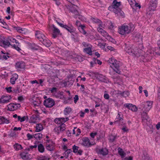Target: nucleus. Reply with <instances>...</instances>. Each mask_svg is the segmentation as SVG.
Listing matches in <instances>:
<instances>
[{
  "mask_svg": "<svg viewBox=\"0 0 160 160\" xmlns=\"http://www.w3.org/2000/svg\"><path fill=\"white\" fill-rule=\"evenodd\" d=\"M82 44L84 47L88 48L90 47H92L91 45L85 42H83Z\"/></svg>",
  "mask_w": 160,
  "mask_h": 160,
  "instance_id": "obj_50",
  "label": "nucleus"
},
{
  "mask_svg": "<svg viewBox=\"0 0 160 160\" xmlns=\"http://www.w3.org/2000/svg\"><path fill=\"white\" fill-rule=\"evenodd\" d=\"M121 160H133V158L131 156L125 157L122 158Z\"/></svg>",
  "mask_w": 160,
  "mask_h": 160,
  "instance_id": "obj_51",
  "label": "nucleus"
},
{
  "mask_svg": "<svg viewBox=\"0 0 160 160\" xmlns=\"http://www.w3.org/2000/svg\"><path fill=\"white\" fill-rule=\"evenodd\" d=\"M74 99V102L75 103H76L78 101V100L79 99V98H78V95H76L75 96V97H74V98H73Z\"/></svg>",
  "mask_w": 160,
  "mask_h": 160,
  "instance_id": "obj_56",
  "label": "nucleus"
},
{
  "mask_svg": "<svg viewBox=\"0 0 160 160\" xmlns=\"http://www.w3.org/2000/svg\"><path fill=\"white\" fill-rule=\"evenodd\" d=\"M129 94V92L127 91H125L123 92L122 93H121V95L125 97L128 96Z\"/></svg>",
  "mask_w": 160,
  "mask_h": 160,
  "instance_id": "obj_42",
  "label": "nucleus"
},
{
  "mask_svg": "<svg viewBox=\"0 0 160 160\" xmlns=\"http://www.w3.org/2000/svg\"><path fill=\"white\" fill-rule=\"evenodd\" d=\"M0 120L1 121V122H0V124L4 123L8 124L9 123V120L3 117H0Z\"/></svg>",
  "mask_w": 160,
  "mask_h": 160,
  "instance_id": "obj_30",
  "label": "nucleus"
},
{
  "mask_svg": "<svg viewBox=\"0 0 160 160\" xmlns=\"http://www.w3.org/2000/svg\"><path fill=\"white\" fill-rule=\"evenodd\" d=\"M13 47L15 49H16L18 51H19L20 50H21L20 48L17 45H16L14 44L13 45Z\"/></svg>",
  "mask_w": 160,
  "mask_h": 160,
  "instance_id": "obj_63",
  "label": "nucleus"
},
{
  "mask_svg": "<svg viewBox=\"0 0 160 160\" xmlns=\"http://www.w3.org/2000/svg\"><path fill=\"white\" fill-rule=\"evenodd\" d=\"M79 147L75 145H74L72 147L73 151L74 153L77 152Z\"/></svg>",
  "mask_w": 160,
  "mask_h": 160,
  "instance_id": "obj_47",
  "label": "nucleus"
},
{
  "mask_svg": "<svg viewBox=\"0 0 160 160\" xmlns=\"http://www.w3.org/2000/svg\"><path fill=\"white\" fill-rule=\"evenodd\" d=\"M75 6V4H77L78 3V0H67Z\"/></svg>",
  "mask_w": 160,
  "mask_h": 160,
  "instance_id": "obj_45",
  "label": "nucleus"
},
{
  "mask_svg": "<svg viewBox=\"0 0 160 160\" xmlns=\"http://www.w3.org/2000/svg\"><path fill=\"white\" fill-rule=\"evenodd\" d=\"M124 106L132 111L136 112L138 110L137 108L135 105L129 103L124 104Z\"/></svg>",
  "mask_w": 160,
  "mask_h": 160,
  "instance_id": "obj_18",
  "label": "nucleus"
},
{
  "mask_svg": "<svg viewBox=\"0 0 160 160\" xmlns=\"http://www.w3.org/2000/svg\"><path fill=\"white\" fill-rule=\"evenodd\" d=\"M101 34L109 41H111L113 43H115L116 41L112 38L104 30V31L101 33Z\"/></svg>",
  "mask_w": 160,
  "mask_h": 160,
  "instance_id": "obj_14",
  "label": "nucleus"
},
{
  "mask_svg": "<svg viewBox=\"0 0 160 160\" xmlns=\"http://www.w3.org/2000/svg\"><path fill=\"white\" fill-rule=\"evenodd\" d=\"M41 42H42L45 46L47 47H50L51 44L50 41L46 37Z\"/></svg>",
  "mask_w": 160,
  "mask_h": 160,
  "instance_id": "obj_25",
  "label": "nucleus"
},
{
  "mask_svg": "<svg viewBox=\"0 0 160 160\" xmlns=\"http://www.w3.org/2000/svg\"><path fill=\"white\" fill-rule=\"evenodd\" d=\"M123 119L121 118V127H127V126L126 125V123H125L123 121L121 122Z\"/></svg>",
  "mask_w": 160,
  "mask_h": 160,
  "instance_id": "obj_49",
  "label": "nucleus"
},
{
  "mask_svg": "<svg viewBox=\"0 0 160 160\" xmlns=\"http://www.w3.org/2000/svg\"><path fill=\"white\" fill-rule=\"evenodd\" d=\"M25 66V63L23 62H17L16 64L17 68L19 70L24 68Z\"/></svg>",
  "mask_w": 160,
  "mask_h": 160,
  "instance_id": "obj_23",
  "label": "nucleus"
},
{
  "mask_svg": "<svg viewBox=\"0 0 160 160\" xmlns=\"http://www.w3.org/2000/svg\"><path fill=\"white\" fill-rule=\"evenodd\" d=\"M97 152L98 153L103 155H106L108 153V150L106 148H102L97 150Z\"/></svg>",
  "mask_w": 160,
  "mask_h": 160,
  "instance_id": "obj_22",
  "label": "nucleus"
},
{
  "mask_svg": "<svg viewBox=\"0 0 160 160\" xmlns=\"http://www.w3.org/2000/svg\"><path fill=\"white\" fill-rule=\"evenodd\" d=\"M134 40L136 42H141L142 41V36L139 32H136L133 35Z\"/></svg>",
  "mask_w": 160,
  "mask_h": 160,
  "instance_id": "obj_13",
  "label": "nucleus"
},
{
  "mask_svg": "<svg viewBox=\"0 0 160 160\" xmlns=\"http://www.w3.org/2000/svg\"><path fill=\"white\" fill-rule=\"evenodd\" d=\"M12 91L15 93H18L19 92V89L18 88H13Z\"/></svg>",
  "mask_w": 160,
  "mask_h": 160,
  "instance_id": "obj_59",
  "label": "nucleus"
},
{
  "mask_svg": "<svg viewBox=\"0 0 160 160\" xmlns=\"http://www.w3.org/2000/svg\"><path fill=\"white\" fill-rule=\"evenodd\" d=\"M28 154L27 152H23L21 154L22 158L23 159H25L27 158V155Z\"/></svg>",
  "mask_w": 160,
  "mask_h": 160,
  "instance_id": "obj_52",
  "label": "nucleus"
},
{
  "mask_svg": "<svg viewBox=\"0 0 160 160\" xmlns=\"http://www.w3.org/2000/svg\"><path fill=\"white\" fill-rule=\"evenodd\" d=\"M73 5L72 7H71L69 8L70 11L72 13L74 14V17L75 18H77L78 15V12L77 10L75 8V6Z\"/></svg>",
  "mask_w": 160,
  "mask_h": 160,
  "instance_id": "obj_20",
  "label": "nucleus"
},
{
  "mask_svg": "<svg viewBox=\"0 0 160 160\" xmlns=\"http://www.w3.org/2000/svg\"><path fill=\"white\" fill-rule=\"evenodd\" d=\"M49 158L46 156L39 157L38 158V160H49Z\"/></svg>",
  "mask_w": 160,
  "mask_h": 160,
  "instance_id": "obj_48",
  "label": "nucleus"
},
{
  "mask_svg": "<svg viewBox=\"0 0 160 160\" xmlns=\"http://www.w3.org/2000/svg\"><path fill=\"white\" fill-rule=\"evenodd\" d=\"M54 143L51 140H47L46 141V147L47 149L49 151H52L53 149Z\"/></svg>",
  "mask_w": 160,
  "mask_h": 160,
  "instance_id": "obj_10",
  "label": "nucleus"
},
{
  "mask_svg": "<svg viewBox=\"0 0 160 160\" xmlns=\"http://www.w3.org/2000/svg\"><path fill=\"white\" fill-rule=\"evenodd\" d=\"M129 2L130 5L132 7L134 5V4L135 2V0H127Z\"/></svg>",
  "mask_w": 160,
  "mask_h": 160,
  "instance_id": "obj_55",
  "label": "nucleus"
},
{
  "mask_svg": "<svg viewBox=\"0 0 160 160\" xmlns=\"http://www.w3.org/2000/svg\"><path fill=\"white\" fill-rule=\"evenodd\" d=\"M91 20L93 22L98 24V27H102V22L100 19L96 18H92Z\"/></svg>",
  "mask_w": 160,
  "mask_h": 160,
  "instance_id": "obj_21",
  "label": "nucleus"
},
{
  "mask_svg": "<svg viewBox=\"0 0 160 160\" xmlns=\"http://www.w3.org/2000/svg\"><path fill=\"white\" fill-rule=\"evenodd\" d=\"M6 89L8 92H10L12 91V87H9L8 88H6Z\"/></svg>",
  "mask_w": 160,
  "mask_h": 160,
  "instance_id": "obj_64",
  "label": "nucleus"
},
{
  "mask_svg": "<svg viewBox=\"0 0 160 160\" xmlns=\"http://www.w3.org/2000/svg\"><path fill=\"white\" fill-rule=\"evenodd\" d=\"M65 27L64 28L66 29L70 32L72 33L75 32L74 28L72 25H70L68 26L66 25H65Z\"/></svg>",
  "mask_w": 160,
  "mask_h": 160,
  "instance_id": "obj_26",
  "label": "nucleus"
},
{
  "mask_svg": "<svg viewBox=\"0 0 160 160\" xmlns=\"http://www.w3.org/2000/svg\"><path fill=\"white\" fill-rule=\"evenodd\" d=\"M125 51L130 55L138 57L140 55L139 51H140L137 48L135 47H132V48L127 47L125 48Z\"/></svg>",
  "mask_w": 160,
  "mask_h": 160,
  "instance_id": "obj_3",
  "label": "nucleus"
},
{
  "mask_svg": "<svg viewBox=\"0 0 160 160\" xmlns=\"http://www.w3.org/2000/svg\"><path fill=\"white\" fill-rule=\"evenodd\" d=\"M91 48L92 47H90L84 48L83 49V52L90 55H91L92 54Z\"/></svg>",
  "mask_w": 160,
  "mask_h": 160,
  "instance_id": "obj_31",
  "label": "nucleus"
},
{
  "mask_svg": "<svg viewBox=\"0 0 160 160\" xmlns=\"http://www.w3.org/2000/svg\"><path fill=\"white\" fill-rule=\"evenodd\" d=\"M29 48L32 50H37L38 49L39 47L35 44L32 43L29 45Z\"/></svg>",
  "mask_w": 160,
  "mask_h": 160,
  "instance_id": "obj_35",
  "label": "nucleus"
},
{
  "mask_svg": "<svg viewBox=\"0 0 160 160\" xmlns=\"http://www.w3.org/2000/svg\"><path fill=\"white\" fill-rule=\"evenodd\" d=\"M38 115H32L30 118L29 122L31 123H36L37 120L38 119Z\"/></svg>",
  "mask_w": 160,
  "mask_h": 160,
  "instance_id": "obj_24",
  "label": "nucleus"
},
{
  "mask_svg": "<svg viewBox=\"0 0 160 160\" xmlns=\"http://www.w3.org/2000/svg\"><path fill=\"white\" fill-rule=\"evenodd\" d=\"M72 152V150L71 149H67L65 152V156H64L66 158H67L69 154Z\"/></svg>",
  "mask_w": 160,
  "mask_h": 160,
  "instance_id": "obj_44",
  "label": "nucleus"
},
{
  "mask_svg": "<svg viewBox=\"0 0 160 160\" xmlns=\"http://www.w3.org/2000/svg\"><path fill=\"white\" fill-rule=\"evenodd\" d=\"M17 31L20 33L25 34L27 32V29L24 28H22L20 27H14Z\"/></svg>",
  "mask_w": 160,
  "mask_h": 160,
  "instance_id": "obj_27",
  "label": "nucleus"
},
{
  "mask_svg": "<svg viewBox=\"0 0 160 160\" xmlns=\"http://www.w3.org/2000/svg\"><path fill=\"white\" fill-rule=\"evenodd\" d=\"M82 144L84 146L90 147L92 145L90 143L89 139L87 137L83 138L82 139Z\"/></svg>",
  "mask_w": 160,
  "mask_h": 160,
  "instance_id": "obj_16",
  "label": "nucleus"
},
{
  "mask_svg": "<svg viewBox=\"0 0 160 160\" xmlns=\"http://www.w3.org/2000/svg\"><path fill=\"white\" fill-rule=\"evenodd\" d=\"M93 60L95 61V62H96V63H98L99 65H101L102 63V62L100 60L98 59H97L96 58H94L93 59Z\"/></svg>",
  "mask_w": 160,
  "mask_h": 160,
  "instance_id": "obj_58",
  "label": "nucleus"
},
{
  "mask_svg": "<svg viewBox=\"0 0 160 160\" xmlns=\"http://www.w3.org/2000/svg\"><path fill=\"white\" fill-rule=\"evenodd\" d=\"M35 35L40 42H42L46 37L44 35L42 34L40 31H38L36 32Z\"/></svg>",
  "mask_w": 160,
  "mask_h": 160,
  "instance_id": "obj_17",
  "label": "nucleus"
},
{
  "mask_svg": "<svg viewBox=\"0 0 160 160\" xmlns=\"http://www.w3.org/2000/svg\"><path fill=\"white\" fill-rule=\"evenodd\" d=\"M93 74L96 78L99 81L105 83H107L108 82V80L106 77L102 74L96 72H94Z\"/></svg>",
  "mask_w": 160,
  "mask_h": 160,
  "instance_id": "obj_7",
  "label": "nucleus"
},
{
  "mask_svg": "<svg viewBox=\"0 0 160 160\" xmlns=\"http://www.w3.org/2000/svg\"><path fill=\"white\" fill-rule=\"evenodd\" d=\"M85 28V26L81 25L80 26V28H79V30L82 33V34L84 35H85L86 36H87L88 35V34L87 33V32L85 31L84 29V28Z\"/></svg>",
  "mask_w": 160,
  "mask_h": 160,
  "instance_id": "obj_32",
  "label": "nucleus"
},
{
  "mask_svg": "<svg viewBox=\"0 0 160 160\" xmlns=\"http://www.w3.org/2000/svg\"><path fill=\"white\" fill-rule=\"evenodd\" d=\"M68 120L69 118L68 117L66 118H56L54 120V122L58 124H62Z\"/></svg>",
  "mask_w": 160,
  "mask_h": 160,
  "instance_id": "obj_12",
  "label": "nucleus"
},
{
  "mask_svg": "<svg viewBox=\"0 0 160 160\" xmlns=\"http://www.w3.org/2000/svg\"><path fill=\"white\" fill-rule=\"evenodd\" d=\"M152 102L147 101L146 102L142 103L141 105L142 110L145 112H148L152 108Z\"/></svg>",
  "mask_w": 160,
  "mask_h": 160,
  "instance_id": "obj_5",
  "label": "nucleus"
},
{
  "mask_svg": "<svg viewBox=\"0 0 160 160\" xmlns=\"http://www.w3.org/2000/svg\"><path fill=\"white\" fill-rule=\"evenodd\" d=\"M18 77V75L17 74H14L13 77L10 79L11 83L12 84H14L15 81L17 79Z\"/></svg>",
  "mask_w": 160,
  "mask_h": 160,
  "instance_id": "obj_29",
  "label": "nucleus"
},
{
  "mask_svg": "<svg viewBox=\"0 0 160 160\" xmlns=\"http://www.w3.org/2000/svg\"><path fill=\"white\" fill-rule=\"evenodd\" d=\"M14 148L16 150H19L22 149L23 148L22 146L20 144L16 143L14 145Z\"/></svg>",
  "mask_w": 160,
  "mask_h": 160,
  "instance_id": "obj_36",
  "label": "nucleus"
},
{
  "mask_svg": "<svg viewBox=\"0 0 160 160\" xmlns=\"http://www.w3.org/2000/svg\"><path fill=\"white\" fill-rule=\"evenodd\" d=\"M108 62L116 72L118 74L120 73L119 64L116 59L111 58L108 61Z\"/></svg>",
  "mask_w": 160,
  "mask_h": 160,
  "instance_id": "obj_2",
  "label": "nucleus"
},
{
  "mask_svg": "<svg viewBox=\"0 0 160 160\" xmlns=\"http://www.w3.org/2000/svg\"><path fill=\"white\" fill-rule=\"evenodd\" d=\"M33 137L38 140H40L42 137V135L41 133H38L35 134L33 135Z\"/></svg>",
  "mask_w": 160,
  "mask_h": 160,
  "instance_id": "obj_38",
  "label": "nucleus"
},
{
  "mask_svg": "<svg viewBox=\"0 0 160 160\" xmlns=\"http://www.w3.org/2000/svg\"><path fill=\"white\" fill-rule=\"evenodd\" d=\"M8 40L10 42H16V44L18 43L17 42V41L15 39H14L12 37H9L8 38Z\"/></svg>",
  "mask_w": 160,
  "mask_h": 160,
  "instance_id": "obj_43",
  "label": "nucleus"
},
{
  "mask_svg": "<svg viewBox=\"0 0 160 160\" xmlns=\"http://www.w3.org/2000/svg\"><path fill=\"white\" fill-rule=\"evenodd\" d=\"M120 2L117 0H114L111 5L108 8V10L115 14H118L120 12Z\"/></svg>",
  "mask_w": 160,
  "mask_h": 160,
  "instance_id": "obj_1",
  "label": "nucleus"
},
{
  "mask_svg": "<svg viewBox=\"0 0 160 160\" xmlns=\"http://www.w3.org/2000/svg\"><path fill=\"white\" fill-rule=\"evenodd\" d=\"M2 43L3 44L2 46L5 48L9 46L10 45H12L10 44V42L8 40H3Z\"/></svg>",
  "mask_w": 160,
  "mask_h": 160,
  "instance_id": "obj_33",
  "label": "nucleus"
},
{
  "mask_svg": "<svg viewBox=\"0 0 160 160\" xmlns=\"http://www.w3.org/2000/svg\"><path fill=\"white\" fill-rule=\"evenodd\" d=\"M157 0H151L149 2V8L151 10L154 11L157 7Z\"/></svg>",
  "mask_w": 160,
  "mask_h": 160,
  "instance_id": "obj_15",
  "label": "nucleus"
},
{
  "mask_svg": "<svg viewBox=\"0 0 160 160\" xmlns=\"http://www.w3.org/2000/svg\"><path fill=\"white\" fill-rule=\"evenodd\" d=\"M108 24L109 25L108 26V29L111 31H113L114 30V27L113 23L111 22H109Z\"/></svg>",
  "mask_w": 160,
  "mask_h": 160,
  "instance_id": "obj_39",
  "label": "nucleus"
},
{
  "mask_svg": "<svg viewBox=\"0 0 160 160\" xmlns=\"http://www.w3.org/2000/svg\"><path fill=\"white\" fill-rule=\"evenodd\" d=\"M54 104V101L53 99L50 98L45 100L44 102V105L47 107H52Z\"/></svg>",
  "mask_w": 160,
  "mask_h": 160,
  "instance_id": "obj_9",
  "label": "nucleus"
},
{
  "mask_svg": "<svg viewBox=\"0 0 160 160\" xmlns=\"http://www.w3.org/2000/svg\"><path fill=\"white\" fill-rule=\"evenodd\" d=\"M129 153L126 150H124L122 148H121V158H122L126 157L127 154Z\"/></svg>",
  "mask_w": 160,
  "mask_h": 160,
  "instance_id": "obj_28",
  "label": "nucleus"
},
{
  "mask_svg": "<svg viewBox=\"0 0 160 160\" xmlns=\"http://www.w3.org/2000/svg\"><path fill=\"white\" fill-rule=\"evenodd\" d=\"M52 36L53 38H55L60 34V31L54 25H52Z\"/></svg>",
  "mask_w": 160,
  "mask_h": 160,
  "instance_id": "obj_11",
  "label": "nucleus"
},
{
  "mask_svg": "<svg viewBox=\"0 0 160 160\" xmlns=\"http://www.w3.org/2000/svg\"><path fill=\"white\" fill-rule=\"evenodd\" d=\"M72 109L69 107L66 108L64 110V113L65 114L67 115L69 114L72 111Z\"/></svg>",
  "mask_w": 160,
  "mask_h": 160,
  "instance_id": "obj_40",
  "label": "nucleus"
},
{
  "mask_svg": "<svg viewBox=\"0 0 160 160\" xmlns=\"http://www.w3.org/2000/svg\"><path fill=\"white\" fill-rule=\"evenodd\" d=\"M7 107H8V110L10 111H14L18 108L16 104H14L13 103L9 104Z\"/></svg>",
  "mask_w": 160,
  "mask_h": 160,
  "instance_id": "obj_19",
  "label": "nucleus"
},
{
  "mask_svg": "<svg viewBox=\"0 0 160 160\" xmlns=\"http://www.w3.org/2000/svg\"><path fill=\"white\" fill-rule=\"evenodd\" d=\"M43 129V128L41 124H37V126L36 127V132H40Z\"/></svg>",
  "mask_w": 160,
  "mask_h": 160,
  "instance_id": "obj_34",
  "label": "nucleus"
},
{
  "mask_svg": "<svg viewBox=\"0 0 160 160\" xmlns=\"http://www.w3.org/2000/svg\"><path fill=\"white\" fill-rule=\"evenodd\" d=\"M54 130L55 132L58 133H59L60 132H61L59 127L55 128L54 129Z\"/></svg>",
  "mask_w": 160,
  "mask_h": 160,
  "instance_id": "obj_60",
  "label": "nucleus"
},
{
  "mask_svg": "<svg viewBox=\"0 0 160 160\" xmlns=\"http://www.w3.org/2000/svg\"><path fill=\"white\" fill-rule=\"evenodd\" d=\"M33 103L34 105L35 106H39L40 104V101H38V102H37L35 101H33Z\"/></svg>",
  "mask_w": 160,
  "mask_h": 160,
  "instance_id": "obj_61",
  "label": "nucleus"
},
{
  "mask_svg": "<svg viewBox=\"0 0 160 160\" xmlns=\"http://www.w3.org/2000/svg\"><path fill=\"white\" fill-rule=\"evenodd\" d=\"M12 99L11 96L3 95L0 98V103L4 104L9 102Z\"/></svg>",
  "mask_w": 160,
  "mask_h": 160,
  "instance_id": "obj_8",
  "label": "nucleus"
},
{
  "mask_svg": "<svg viewBox=\"0 0 160 160\" xmlns=\"http://www.w3.org/2000/svg\"><path fill=\"white\" fill-rule=\"evenodd\" d=\"M142 119L143 124L148 125L150 124L151 120L150 118L148 116L146 112L143 111L142 114Z\"/></svg>",
  "mask_w": 160,
  "mask_h": 160,
  "instance_id": "obj_6",
  "label": "nucleus"
},
{
  "mask_svg": "<svg viewBox=\"0 0 160 160\" xmlns=\"http://www.w3.org/2000/svg\"><path fill=\"white\" fill-rule=\"evenodd\" d=\"M77 18L81 21H83L84 20V18L83 16L80 15L79 13L78 14V15Z\"/></svg>",
  "mask_w": 160,
  "mask_h": 160,
  "instance_id": "obj_57",
  "label": "nucleus"
},
{
  "mask_svg": "<svg viewBox=\"0 0 160 160\" xmlns=\"http://www.w3.org/2000/svg\"><path fill=\"white\" fill-rule=\"evenodd\" d=\"M121 129L122 131L123 132H128V129L127 127H121Z\"/></svg>",
  "mask_w": 160,
  "mask_h": 160,
  "instance_id": "obj_54",
  "label": "nucleus"
},
{
  "mask_svg": "<svg viewBox=\"0 0 160 160\" xmlns=\"http://www.w3.org/2000/svg\"><path fill=\"white\" fill-rule=\"evenodd\" d=\"M26 118V117L25 116H23V117L21 118L20 116H18V120L20 121L21 122H22L25 120Z\"/></svg>",
  "mask_w": 160,
  "mask_h": 160,
  "instance_id": "obj_46",
  "label": "nucleus"
},
{
  "mask_svg": "<svg viewBox=\"0 0 160 160\" xmlns=\"http://www.w3.org/2000/svg\"><path fill=\"white\" fill-rule=\"evenodd\" d=\"M59 127L61 132L63 131L66 129V125L63 123L61 124Z\"/></svg>",
  "mask_w": 160,
  "mask_h": 160,
  "instance_id": "obj_41",
  "label": "nucleus"
},
{
  "mask_svg": "<svg viewBox=\"0 0 160 160\" xmlns=\"http://www.w3.org/2000/svg\"><path fill=\"white\" fill-rule=\"evenodd\" d=\"M27 136L28 138V140H30L33 137V136L31 135H30L29 133H28L27 134Z\"/></svg>",
  "mask_w": 160,
  "mask_h": 160,
  "instance_id": "obj_62",
  "label": "nucleus"
},
{
  "mask_svg": "<svg viewBox=\"0 0 160 160\" xmlns=\"http://www.w3.org/2000/svg\"><path fill=\"white\" fill-rule=\"evenodd\" d=\"M133 29V24L127 25L124 24L121 26V35H124L126 34H128Z\"/></svg>",
  "mask_w": 160,
  "mask_h": 160,
  "instance_id": "obj_4",
  "label": "nucleus"
},
{
  "mask_svg": "<svg viewBox=\"0 0 160 160\" xmlns=\"http://www.w3.org/2000/svg\"><path fill=\"white\" fill-rule=\"evenodd\" d=\"M102 27L103 28V27L102 26V27H98L97 28L98 31L101 34L104 31V30L101 28Z\"/></svg>",
  "mask_w": 160,
  "mask_h": 160,
  "instance_id": "obj_53",
  "label": "nucleus"
},
{
  "mask_svg": "<svg viewBox=\"0 0 160 160\" xmlns=\"http://www.w3.org/2000/svg\"><path fill=\"white\" fill-rule=\"evenodd\" d=\"M38 149L39 151L41 152L42 153L44 152V148L42 144H40L38 145Z\"/></svg>",
  "mask_w": 160,
  "mask_h": 160,
  "instance_id": "obj_37",
  "label": "nucleus"
}]
</instances>
